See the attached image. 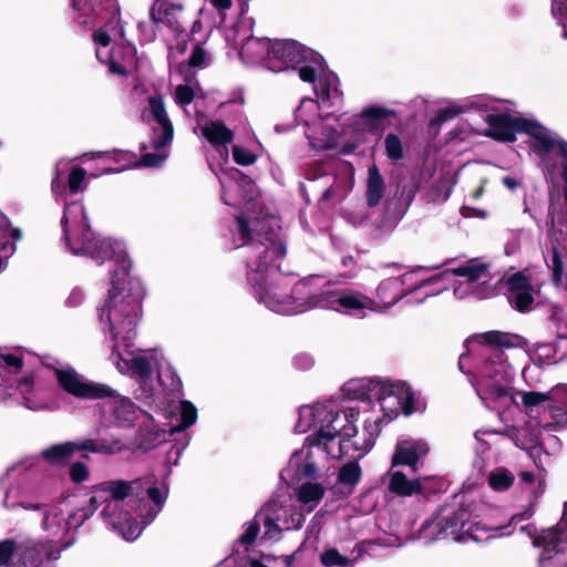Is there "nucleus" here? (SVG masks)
Segmentation results:
<instances>
[{
    "label": "nucleus",
    "mask_w": 567,
    "mask_h": 567,
    "mask_svg": "<svg viewBox=\"0 0 567 567\" xmlns=\"http://www.w3.org/2000/svg\"><path fill=\"white\" fill-rule=\"evenodd\" d=\"M102 158L122 163L112 168L104 167L101 173L89 174L79 165L71 166L66 176V186L59 177L52 181L56 196H64V210L61 220L63 240L73 255L87 256L97 264L109 260L116 265L111 269V289L103 305L97 309L101 329L110 334V360L122 374L134 378L143 388L145 396H152L159 375L158 361L154 352L135 348L136 328L142 318L144 289L141 282L130 276L128 260L123 243L110 238H97L91 230L85 207L81 200H68L72 195L85 190L89 177L118 173L131 167V154L127 152H99L92 158Z\"/></svg>",
    "instance_id": "nucleus-1"
},
{
    "label": "nucleus",
    "mask_w": 567,
    "mask_h": 567,
    "mask_svg": "<svg viewBox=\"0 0 567 567\" xmlns=\"http://www.w3.org/2000/svg\"><path fill=\"white\" fill-rule=\"evenodd\" d=\"M271 216L248 220L237 217V234L241 240L237 247L244 248L246 259V279L258 302L269 310L281 315H297L311 310L313 281L312 276L297 281L292 274L280 270L279 260L286 254V247L274 239Z\"/></svg>",
    "instance_id": "nucleus-2"
},
{
    "label": "nucleus",
    "mask_w": 567,
    "mask_h": 567,
    "mask_svg": "<svg viewBox=\"0 0 567 567\" xmlns=\"http://www.w3.org/2000/svg\"><path fill=\"white\" fill-rule=\"evenodd\" d=\"M452 277L454 278V293L457 298L472 295L484 299L494 295V289L489 284L492 280L489 265L480 259H471L431 278L421 277L420 270H416L382 280L377 288V297L373 298L375 302L373 312H383L390 309L405 295L413 291L424 290V298L436 295L443 290V287L432 288V286L442 279Z\"/></svg>",
    "instance_id": "nucleus-3"
},
{
    "label": "nucleus",
    "mask_w": 567,
    "mask_h": 567,
    "mask_svg": "<svg viewBox=\"0 0 567 567\" xmlns=\"http://www.w3.org/2000/svg\"><path fill=\"white\" fill-rule=\"evenodd\" d=\"M96 488L106 495L101 515L128 542L135 540L144 527L154 520L168 493L165 486L145 488L140 478L131 482L107 481Z\"/></svg>",
    "instance_id": "nucleus-4"
},
{
    "label": "nucleus",
    "mask_w": 567,
    "mask_h": 567,
    "mask_svg": "<svg viewBox=\"0 0 567 567\" xmlns=\"http://www.w3.org/2000/svg\"><path fill=\"white\" fill-rule=\"evenodd\" d=\"M520 341V337L501 331L481 333L466 341L468 352L474 351L477 346L482 348L478 353L483 360L476 368L474 386L488 409H496L499 401L507 400L512 395L515 373L505 360L502 348L517 347Z\"/></svg>",
    "instance_id": "nucleus-5"
},
{
    "label": "nucleus",
    "mask_w": 567,
    "mask_h": 567,
    "mask_svg": "<svg viewBox=\"0 0 567 567\" xmlns=\"http://www.w3.org/2000/svg\"><path fill=\"white\" fill-rule=\"evenodd\" d=\"M329 405V416L324 417V423L319 426V431L312 436L306 439V443L299 451H296L280 476L282 480H300L301 477H311L316 474V465L312 457L311 447L322 449L327 455L337 458L349 453L350 439L357 434L355 422L360 409L358 406H348L342 411H334Z\"/></svg>",
    "instance_id": "nucleus-6"
},
{
    "label": "nucleus",
    "mask_w": 567,
    "mask_h": 567,
    "mask_svg": "<svg viewBox=\"0 0 567 567\" xmlns=\"http://www.w3.org/2000/svg\"><path fill=\"white\" fill-rule=\"evenodd\" d=\"M380 388L371 408L364 410L368 415L364 419L362 442L359 439L351 442V446L359 452L358 457L373 447L382 425L392 422L401 412L410 415L421 410L419 400L405 382L381 380Z\"/></svg>",
    "instance_id": "nucleus-7"
},
{
    "label": "nucleus",
    "mask_w": 567,
    "mask_h": 567,
    "mask_svg": "<svg viewBox=\"0 0 567 567\" xmlns=\"http://www.w3.org/2000/svg\"><path fill=\"white\" fill-rule=\"evenodd\" d=\"M532 515L533 512L526 511L523 514L514 515L507 525L485 526L480 522L471 523L470 513L464 508H442L430 520L423 523L421 537L426 543L436 539L487 542L499 536L511 535L514 532L513 523L527 519Z\"/></svg>",
    "instance_id": "nucleus-8"
},
{
    "label": "nucleus",
    "mask_w": 567,
    "mask_h": 567,
    "mask_svg": "<svg viewBox=\"0 0 567 567\" xmlns=\"http://www.w3.org/2000/svg\"><path fill=\"white\" fill-rule=\"evenodd\" d=\"M97 499L91 497L89 503L64 517L63 511L53 507L44 514L42 520L43 535L38 544V567H55L54 561L59 559L63 549L71 544L66 534L71 528H79L96 511Z\"/></svg>",
    "instance_id": "nucleus-9"
},
{
    "label": "nucleus",
    "mask_w": 567,
    "mask_h": 567,
    "mask_svg": "<svg viewBox=\"0 0 567 567\" xmlns=\"http://www.w3.org/2000/svg\"><path fill=\"white\" fill-rule=\"evenodd\" d=\"M303 520V513L290 497L271 499L255 515L254 520L245 525V532L239 537V545L245 551H248L259 534L260 524L264 527L261 539L270 540L277 539L282 532L300 529Z\"/></svg>",
    "instance_id": "nucleus-10"
},
{
    "label": "nucleus",
    "mask_w": 567,
    "mask_h": 567,
    "mask_svg": "<svg viewBox=\"0 0 567 567\" xmlns=\"http://www.w3.org/2000/svg\"><path fill=\"white\" fill-rule=\"evenodd\" d=\"M312 293L315 298L311 309H328L346 316L365 318L375 307L373 298L352 287L327 284L320 289L317 281H313Z\"/></svg>",
    "instance_id": "nucleus-11"
},
{
    "label": "nucleus",
    "mask_w": 567,
    "mask_h": 567,
    "mask_svg": "<svg viewBox=\"0 0 567 567\" xmlns=\"http://www.w3.org/2000/svg\"><path fill=\"white\" fill-rule=\"evenodd\" d=\"M142 116L151 127L150 147L154 150V153L143 154L140 164L146 167H157L167 158L165 148L172 143L174 136L173 124L167 115L163 97L150 96L148 105Z\"/></svg>",
    "instance_id": "nucleus-12"
},
{
    "label": "nucleus",
    "mask_w": 567,
    "mask_h": 567,
    "mask_svg": "<svg viewBox=\"0 0 567 567\" xmlns=\"http://www.w3.org/2000/svg\"><path fill=\"white\" fill-rule=\"evenodd\" d=\"M35 458L29 456L12 465L2 478L6 488L3 505L7 508L18 506L32 509L34 505L28 502L34 492Z\"/></svg>",
    "instance_id": "nucleus-13"
},
{
    "label": "nucleus",
    "mask_w": 567,
    "mask_h": 567,
    "mask_svg": "<svg viewBox=\"0 0 567 567\" xmlns=\"http://www.w3.org/2000/svg\"><path fill=\"white\" fill-rule=\"evenodd\" d=\"M520 530L533 539L534 546L543 548L538 559L539 567H567V504L556 527L543 530L540 535H536V528L532 525L522 526Z\"/></svg>",
    "instance_id": "nucleus-14"
},
{
    "label": "nucleus",
    "mask_w": 567,
    "mask_h": 567,
    "mask_svg": "<svg viewBox=\"0 0 567 567\" xmlns=\"http://www.w3.org/2000/svg\"><path fill=\"white\" fill-rule=\"evenodd\" d=\"M317 64L321 68V55L293 39H270L269 53H267V69L280 72L289 68H301L307 64Z\"/></svg>",
    "instance_id": "nucleus-15"
},
{
    "label": "nucleus",
    "mask_w": 567,
    "mask_h": 567,
    "mask_svg": "<svg viewBox=\"0 0 567 567\" xmlns=\"http://www.w3.org/2000/svg\"><path fill=\"white\" fill-rule=\"evenodd\" d=\"M42 364L47 365L44 362ZM48 367H51V364H48ZM52 370L62 389L76 398L102 399L113 392L110 385L89 381L72 367L52 365Z\"/></svg>",
    "instance_id": "nucleus-16"
},
{
    "label": "nucleus",
    "mask_w": 567,
    "mask_h": 567,
    "mask_svg": "<svg viewBox=\"0 0 567 567\" xmlns=\"http://www.w3.org/2000/svg\"><path fill=\"white\" fill-rule=\"evenodd\" d=\"M299 75L305 82H315L318 79V83L315 85V93L321 106H333L342 102L339 78L333 72L324 70L322 58L320 69L313 63L302 65L299 70Z\"/></svg>",
    "instance_id": "nucleus-17"
},
{
    "label": "nucleus",
    "mask_w": 567,
    "mask_h": 567,
    "mask_svg": "<svg viewBox=\"0 0 567 567\" xmlns=\"http://www.w3.org/2000/svg\"><path fill=\"white\" fill-rule=\"evenodd\" d=\"M221 199L228 206L249 205L256 199L255 183L237 168L221 171L218 175Z\"/></svg>",
    "instance_id": "nucleus-18"
},
{
    "label": "nucleus",
    "mask_w": 567,
    "mask_h": 567,
    "mask_svg": "<svg viewBox=\"0 0 567 567\" xmlns=\"http://www.w3.org/2000/svg\"><path fill=\"white\" fill-rule=\"evenodd\" d=\"M103 399L101 415L106 424L122 427L131 426L142 414V411L131 399L121 395L114 389L112 393L104 395Z\"/></svg>",
    "instance_id": "nucleus-19"
},
{
    "label": "nucleus",
    "mask_w": 567,
    "mask_h": 567,
    "mask_svg": "<svg viewBox=\"0 0 567 567\" xmlns=\"http://www.w3.org/2000/svg\"><path fill=\"white\" fill-rule=\"evenodd\" d=\"M16 557L13 567H35V543L32 539L14 542L4 539L0 542V567L8 566Z\"/></svg>",
    "instance_id": "nucleus-20"
},
{
    "label": "nucleus",
    "mask_w": 567,
    "mask_h": 567,
    "mask_svg": "<svg viewBox=\"0 0 567 567\" xmlns=\"http://www.w3.org/2000/svg\"><path fill=\"white\" fill-rule=\"evenodd\" d=\"M429 452L427 444L422 440L402 439L396 443L392 457V466L408 465L416 471L420 462Z\"/></svg>",
    "instance_id": "nucleus-21"
},
{
    "label": "nucleus",
    "mask_w": 567,
    "mask_h": 567,
    "mask_svg": "<svg viewBox=\"0 0 567 567\" xmlns=\"http://www.w3.org/2000/svg\"><path fill=\"white\" fill-rule=\"evenodd\" d=\"M151 17L157 27L155 32H165L164 27L177 34L186 32V28L182 25V8L179 6H169L165 1L158 0L151 10Z\"/></svg>",
    "instance_id": "nucleus-22"
},
{
    "label": "nucleus",
    "mask_w": 567,
    "mask_h": 567,
    "mask_svg": "<svg viewBox=\"0 0 567 567\" xmlns=\"http://www.w3.org/2000/svg\"><path fill=\"white\" fill-rule=\"evenodd\" d=\"M508 302L518 311L529 310L534 302L533 286L530 280L522 275L515 274L507 281Z\"/></svg>",
    "instance_id": "nucleus-23"
},
{
    "label": "nucleus",
    "mask_w": 567,
    "mask_h": 567,
    "mask_svg": "<svg viewBox=\"0 0 567 567\" xmlns=\"http://www.w3.org/2000/svg\"><path fill=\"white\" fill-rule=\"evenodd\" d=\"M386 115L388 111L381 107H369L361 114L353 115L350 126L358 134L357 142H364L369 133H378Z\"/></svg>",
    "instance_id": "nucleus-24"
},
{
    "label": "nucleus",
    "mask_w": 567,
    "mask_h": 567,
    "mask_svg": "<svg viewBox=\"0 0 567 567\" xmlns=\"http://www.w3.org/2000/svg\"><path fill=\"white\" fill-rule=\"evenodd\" d=\"M74 19L79 24L94 22L103 11L115 12L118 8L116 0H71Z\"/></svg>",
    "instance_id": "nucleus-25"
},
{
    "label": "nucleus",
    "mask_w": 567,
    "mask_h": 567,
    "mask_svg": "<svg viewBox=\"0 0 567 567\" xmlns=\"http://www.w3.org/2000/svg\"><path fill=\"white\" fill-rule=\"evenodd\" d=\"M333 184L322 194L326 200L344 197L353 187L354 167L348 163L338 161L333 166Z\"/></svg>",
    "instance_id": "nucleus-26"
},
{
    "label": "nucleus",
    "mask_w": 567,
    "mask_h": 567,
    "mask_svg": "<svg viewBox=\"0 0 567 567\" xmlns=\"http://www.w3.org/2000/svg\"><path fill=\"white\" fill-rule=\"evenodd\" d=\"M380 383L381 380L354 379L344 383L342 392L349 400L360 401L364 411L367 406L371 408L377 391L381 389Z\"/></svg>",
    "instance_id": "nucleus-27"
},
{
    "label": "nucleus",
    "mask_w": 567,
    "mask_h": 567,
    "mask_svg": "<svg viewBox=\"0 0 567 567\" xmlns=\"http://www.w3.org/2000/svg\"><path fill=\"white\" fill-rule=\"evenodd\" d=\"M197 126L200 130L202 136L214 147H224L225 157H228L227 144L234 138V132L226 126L220 120H205L197 118Z\"/></svg>",
    "instance_id": "nucleus-28"
},
{
    "label": "nucleus",
    "mask_w": 567,
    "mask_h": 567,
    "mask_svg": "<svg viewBox=\"0 0 567 567\" xmlns=\"http://www.w3.org/2000/svg\"><path fill=\"white\" fill-rule=\"evenodd\" d=\"M269 42L270 38H245L240 44L238 55L245 64L262 63L267 68Z\"/></svg>",
    "instance_id": "nucleus-29"
},
{
    "label": "nucleus",
    "mask_w": 567,
    "mask_h": 567,
    "mask_svg": "<svg viewBox=\"0 0 567 567\" xmlns=\"http://www.w3.org/2000/svg\"><path fill=\"white\" fill-rule=\"evenodd\" d=\"M329 416V405L326 403H317L311 406H301L299 409V419L295 426L298 433H306L315 429L316 433L319 426L324 423V417Z\"/></svg>",
    "instance_id": "nucleus-30"
},
{
    "label": "nucleus",
    "mask_w": 567,
    "mask_h": 567,
    "mask_svg": "<svg viewBox=\"0 0 567 567\" xmlns=\"http://www.w3.org/2000/svg\"><path fill=\"white\" fill-rule=\"evenodd\" d=\"M94 40L96 58L101 62L107 63L113 73H124L123 66L118 64L122 59V44L113 42V38H94Z\"/></svg>",
    "instance_id": "nucleus-31"
},
{
    "label": "nucleus",
    "mask_w": 567,
    "mask_h": 567,
    "mask_svg": "<svg viewBox=\"0 0 567 567\" xmlns=\"http://www.w3.org/2000/svg\"><path fill=\"white\" fill-rule=\"evenodd\" d=\"M74 452L83 451L97 454H115L124 450V444L118 439H83L73 442Z\"/></svg>",
    "instance_id": "nucleus-32"
},
{
    "label": "nucleus",
    "mask_w": 567,
    "mask_h": 567,
    "mask_svg": "<svg viewBox=\"0 0 567 567\" xmlns=\"http://www.w3.org/2000/svg\"><path fill=\"white\" fill-rule=\"evenodd\" d=\"M554 400L548 402V411L551 420L557 425L567 424V385L558 384L553 388Z\"/></svg>",
    "instance_id": "nucleus-33"
},
{
    "label": "nucleus",
    "mask_w": 567,
    "mask_h": 567,
    "mask_svg": "<svg viewBox=\"0 0 567 567\" xmlns=\"http://www.w3.org/2000/svg\"><path fill=\"white\" fill-rule=\"evenodd\" d=\"M422 484L419 478L409 480L401 471L390 474L389 491L399 496H412L422 492Z\"/></svg>",
    "instance_id": "nucleus-34"
},
{
    "label": "nucleus",
    "mask_w": 567,
    "mask_h": 567,
    "mask_svg": "<svg viewBox=\"0 0 567 567\" xmlns=\"http://www.w3.org/2000/svg\"><path fill=\"white\" fill-rule=\"evenodd\" d=\"M307 136L312 148L317 151H326L334 147L337 144L338 132L332 127L319 123L318 127H315L307 133Z\"/></svg>",
    "instance_id": "nucleus-35"
},
{
    "label": "nucleus",
    "mask_w": 567,
    "mask_h": 567,
    "mask_svg": "<svg viewBox=\"0 0 567 567\" xmlns=\"http://www.w3.org/2000/svg\"><path fill=\"white\" fill-rule=\"evenodd\" d=\"M14 400L28 410H34L35 382L33 374L25 375L16 384Z\"/></svg>",
    "instance_id": "nucleus-36"
},
{
    "label": "nucleus",
    "mask_w": 567,
    "mask_h": 567,
    "mask_svg": "<svg viewBox=\"0 0 567 567\" xmlns=\"http://www.w3.org/2000/svg\"><path fill=\"white\" fill-rule=\"evenodd\" d=\"M540 430L537 424L533 422H525L512 430V439L515 444L520 449H529L535 446L539 440Z\"/></svg>",
    "instance_id": "nucleus-37"
},
{
    "label": "nucleus",
    "mask_w": 567,
    "mask_h": 567,
    "mask_svg": "<svg viewBox=\"0 0 567 567\" xmlns=\"http://www.w3.org/2000/svg\"><path fill=\"white\" fill-rule=\"evenodd\" d=\"M361 477V468L357 462H349L344 464L338 474V482L341 485L339 492L342 496L350 495L354 486L359 483Z\"/></svg>",
    "instance_id": "nucleus-38"
},
{
    "label": "nucleus",
    "mask_w": 567,
    "mask_h": 567,
    "mask_svg": "<svg viewBox=\"0 0 567 567\" xmlns=\"http://www.w3.org/2000/svg\"><path fill=\"white\" fill-rule=\"evenodd\" d=\"M384 193V181L375 165L369 167L367 182V202L370 207L377 206Z\"/></svg>",
    "instance_id": "nucleus-39"
},
{
    "label": "nucleus",
    "mask_w": 567,
    "mask_h": 567,
    "mask_svg": "<svg viewBox=\"0 0 567 567\" xmlns=\"http://www.w3.org/2000/svg\"><path fill=\"white\" fill-rule=\"evenodd\" d=\"M324 495V487L319 483L307 482L298 489V501L307 508L313 511Z\"/></svg>",
    "instance_id": "nucleus-40"
},
{
    "label": "nucleus",
    "mask_w": 567,
    "mask_h": 567,
    "mask_svg": "<svg viewBox=\"0 0 567 567\" xmlns=\"http://www.w3.org/2000/svg\"><path fill=\"white\" fill-rule=\"evenodd\" d=\"M74 454L73 442H65L52 445L41 452V457L53 465H62L66 463Z\"/></svg>",
    "instance_id": "nucleus-41"
},
{
    "label": "nucleus",
    "mask_w": 567,
    "mask_h": 567,
    "mask_svg": "<svg viewBox=\"0 0 567 567\" xmlns=\"http://www.w3.org/2000/svg\"><path fill=\"white\" fill-rule=\"evenodd\" d=\"M515 481V475L505 467H497L488 475L489 486L497 492L508 489Z\"/></svg>",
    "instance_id": "nucleus-42"
},
{
    "label": "nucleus",
    "mask_w": 567,
    "mask_h": 567,
    "mask_svg": "<svg viewBox=\"0 0 567 567\" xmlns=\"http://www.w3.org/2000/svg\"><path fill=\"white\" fill-rule=\"evenodd\" d=\"M522 403L527 413H532L534 408L542 405L549 400H554L553 389L548 392L527 391L520 393Z\"/></svg>",
    "instance_id": "nucleus-43"
},
{
    "label": "nucleus",
    "mask_w": 567,
    "mask_h": 567,
    "mask_svg": "<svg viewBox=\"0 0 567 567\" xmlns=\"http://www.w3.org/2000/svg\"><path fill=\"white\" fill-rule=\"evenodd\" d=\"M319 103L312 99H303L295 112V117L299 123L310 125L316 118Z\"/></svg>",
    "instance_id": "nucleus-44"
},
{
    "label": "nucleus",
    "mask_w": 567,
    "mask_h": 567,
    "mask_svg": "<svg viewBox=\"0 0 567 567\" xmlns=\"http://www.w3.org/2000/svg\"><path fill=\"white\" fill-rule=\"evenodd\" d=\"M23 367V358L20 350L11 351L7 347L0 346V368H7L18 372Z\"/></svg>",
    "instance_id": "nucleus-45"
},
{
    "label": "nucleus",
    "mask_w": 567,
    "mask_h": 567,
    "mask_svg": "<svg viewBox=\"0 0 567 567\" xmlns=\"http://www.w3.org/2000/svg\"><path fill=\"white\" fill-rule=\"evenodd\" d=\"M179 414L181 423L177 425L178 431L192 426L197 420V409L192 402L186 400L179 402Z\"/></svg>",
    "instance_id": "nucleus-46"
},
{
    "label": "nucleus",
    "mask_w": 567,
    "mask_h": 567,
    "mask_svg": "<svg viewBox=\"0 0 567 567\" xmlns=\"http://www.w3.org/2000/svg\"><path fill=\"white\" fill-rule=\"evenodd\" d=\"M385 154L389 159L395 162L403 157L404 147L401 138L395 134H388L384 138Z\"/></svg>",
    "instance_id": "nucleus-47"
},
{
    "label": "nucleus",
    "mask_w": 567,
    "mask_h": 567,
    "mask_svg": "<svg viewBox=\"0 0 567 567\" xmlns=\"http://www.w3.org/2000/svg\"><path fill=\"white\" fill-rule=\"evenodd\" d=\"M320 561L326 567L347 566L350 563L349 557L341 555L336 548L326 549L320 555Z\"/></svg>",
    "instance_id": "nucleus-48"
},
{
    "label": "nucleus",
    "mask_w": 567,
    "mask_h": 567,
    "mask_svg": "<svg viewBox=\"0 0 567 567\" xmlns=\"http://www.w3.org/2000/svg\"><path fill=\"white\" fill-rule=\"evenodd\" d=\"M551 12L563 25L561 35H567V0H551Z\"/></svg>",
    "instance_id": "nucleus-49"
},
{
    "label": "nucleus",
    "mask_w": 567,
    "mask_h": 567,
    "mask_svg": "<svg viewBox=\"0 0 567 567\" xmlns=\"http://www.w3.org/2000/svg\"><path fill=\"white\" fill-rule=\"evenodd\" d=\"M69 475L74 484H81L89 480L90 470L83 462H74L69 468Z\"/></svg>",
    "instance_id": "nucleus-50"
},
{
    "label": "nucleus",
    "mask_w": 567,
    "mask_h": 567,
    "mask_svg": "<svg viewBox=\"0 0 567 567\" xmlns=\"http://www.w3.org/2000/svg\"><path fill=\"white\" fill-rule=\"evenodd\" d=\"M233 157L237 164L244 166L254 164L257 158L249 150L237 145L233 147Z\"/></svg>",
    "instance_id": "nucleus-51"
},
{
    "label": "nucleus",
    "mask_w": 567,
    "mask_h": 567,
    "mask_svg": "<svg viewBox=\"0 0 567 567\" xmlns=\"http://www.w3.org/2000/svg\"><path fill=\"white\" fill-rule=\"evenodd\" d=\"M194 96V89L189 85H178L175 90V102L182 106L190 104Z\"/></svg>",
    "instance_id": "nucleus-52"
},
{
    "label": "nucleus",
    "mask_w": 567,
    "mask_h": 567,
    "mask_svg": "<svg viewBox=\"0 0 567 567\" xmlns=\"http://www.w3.org/2000/svg\"><path fill=\"white\" fill-rule=\"evenodd\" d=\"M209 62L208 53L203 49L202 45L196 44L193 49L192 55L189 58L190 66H206Z\"/></svg>",
    "instance_id": "nucleus-53"
},
{
    "label": "nucleus",
    "mask_w": 567,
    "mask_h": 567,
    "mask_svg": "<svg viewBox=\"0 0 567 567\" xmlns=\"http://www.w3.org/2000/svg\"><path fill=\"white\" fill-rule=\"evenodd\" d=\"M463 113V109L460 106H449L445 109H442L439 113V120L442 122H446L449 120H452L453 117L457 116L458 114Z\"/></svg>",
    "instance_id": "nucleus-54"
},
{
    "label": "nucleus",
    "mask_w": 567,
    "mask_h": 567,
    "mask_svg": "<svg viewBox=\"0 0 567 567\" xmlns=\"http://www.w3.org/2000/svg\"><path fill=\"white\" fill-rule=\"evenodd\" d=\"M84 299V292L81 289H73L66 299V305L70 307L79 306Z\"/></svg>",
    "instance_id": "nucleus-55"
},
{
    "label": "nucleus",
    "mask_w": 567,
    "mask_h": 567,
    "mask_svg": "<svg viewBox=\"0 0 567 567\" xmlns=\"http://www.w3.org/2000/svg\"><path fill=\"white\" fill-rule=\"evenodd\" d=\"M312 359L306 354L295 358V365L301 370H307L312 367Z\"/></svg>",
    "instance_id": "nucleus-56"
},
{
    "label": "nucleus",
    "mask_w": 567,
    "mask_h": 567,
    "mask_svg": "<svg viewBox=\"0 0 567 567\" xmlns=\"http://www.w3.org/2000/svg\"><path fill=\"white\" fill-rule=\"evenodd\" d=\"M496 432H492V431H476L475 432V439L478 441V442H482L483 443V446L481 447V451H485L488 449L489 446V442L486 441L484 439V436H493L495 435Z\"/></svg>",
    "instance_id": "nucleus-57"
},
{
    "label": "nucleus",
    "mask_w": 567,
    "mask_h": 567,
    "mask_svg": "<svg viewBox=\"0 0 567 567\" xmlns=\"http://www.w3.org/2000/svg\"><path fill=\"white\" fill-rule=\"evenodd\" d=\"M319 166H320L319 167V172H312L311 169L307 172L308 179L316 181L319 177H327L328 176L327 172H326V168H324L326 164L320 163Z\"/></svg>",
    "instance_id": "nucleus-58"
},
{
    "label": "nucleus",
    "mask_w": 567,
    "mask_h": 567,
    "mask_svg": "<svg viewBox=\"0 0 567 567\" xmlns=\"http://www.w3.org/2000/svg\"><path fill=\"white\" fill-rule=\"evenodd\" d=\"M502 183L511 190H515L520 185V181L513 176H504Z\"/></svg>",
    "instance_id": "nucleus-59"
},
{
    "label": "nucleus",
    "mask_w": 567,
    "mask_h": 567,
    "mask_svg": "<svg viewBox=\"0 0 567 567\" xmlns=\"http://www.w3.org/2000/svg\"><path fill=\"white\" fill-rule=\"evenodd\" d=\"M231 3V0H212V4L219 11L229 9Z\"/></svg>",
    "instance_id": "nucleus-60"
},
{
    "label": "nucleus",
    "mask_w": 567,
    "mask_h": 567,
    "mask_svg": "<svg viewBox=\"0 0 567 567\" xmlns=\"http://www.w3.org/2000/svg\"><path fill=\"white\" fill-rule=\"evenodd\" d=\"M175 39L178 40V42L176 43L175 47H173V44H169V49L172 51L176 50L177 52L183 53L187 47L186 40L184 38H175Z\"/></svg>",
    "instance_id": "nucleus-61"
},
{
    "label": "nucleus",
    "mask_w": 567,
    "mask_h": 567,
    "mask_svg": "<svg viewBox=\"0 0 567 567\" xmlns=\"http://www.w3.org/2000/svg\"><path fill=\"white\" fill-rule=\"evenodd\" d=\"M520 480L525 484H532L536 481V477L532 472L525 471V472H522Z\"/></svg>",
    "instance_id": "nucleus-62"
},
{
    "label": "nucleus",
    "mask_w": 567,
    "mask_h": 567,
    "mask_svg": "<svg viewBox=\"0 0 567 567\" xmlns=\"http://www.w3.org/2000/svg\"><path fill=\"white\" fill-rule=\"evenodd\" d=\"M553 262H554V275H555V277H559L560 272H561V266L558 260V256H557L556 251H554V255H553Z\"/></svg>",
    "instance_id": "nucleus-63"
},
{
    "label": "nucleus",
    "mask_w": 567,
    "mask_h": 567,
    "mask_svg": "<svg viewBox=\"0 0 567 567\" xmlns=\"http://www.w3.org/2000/svg\"><path fill=\"white\" fill-rule=\"evenodd\" d=\"M202 31H203L202 20L200 19L194 20L193 24H192V29H190V34L194 35V34L199 33Z\"/></svg>",
    "instance_id": "nucleus-64"
}]
</instances>
